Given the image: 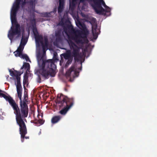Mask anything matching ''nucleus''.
<instances>
[{
  "label": "nucleus",
  "instance_id": "nucleus-1",
  "mask_svg": "<svg viewBox=\"0 0 157 157\" xmlns=\"http://www.w3.org/2000/svg\"><path fill=\"white\" fill-rule=\"evenodd\" d=\"M82 30L75 29L71 25H67V27H63V31L68 36L67 43L70 48L72 51L71 55L75 59H78L80 56L79 52L81 48L78 46L72 40H74L77 44L83 45L87 43L88 40L87 36L89 31L84 24L79 23Z\"/></svg>",
  "mask_w": 157,
  "mask_h": 157
},
{
  "label": "nucleus",
  "instance_id": "nucleus-2",
  "mask_svg": "<svg viewBox=\"0 0 157 157\" xmlns=\"http://www.w3.org/2000/svg\"><path fill=\"white\" fill-rule=\"evenodd\" d=\"M2 97L8 101L14 110V113L15 115L16 119L17 124L19 126L20 133L21 135V141L23 142L24 139H29V136H25L27 133L26 125L23 121V118L26 117L28 115L29 109H20L18 105L10 96L6 95L5 94H2Z\"/></svg>",
  "mask_w": 157,
  "mask_h": 157
},
{
  "label": "nucleus",
  "instance_id": "nucleus-3",
  "mask_svg": "<svg viewBox=\"0 0 157 157\" xmlns=\"http://www.w3.org/2000/svg\"><path fill=\"white\" fill-rule=\"evenodd\" d=\"M40 61H38L40 67L38 72L43 77L45 78L48 79L49 76H55L56 66L53 60L51 59L43 60V63L41 65H40Z\"/></svg>",
  "mask_w": 157,
  "mask_h": 157
},
{
  "label": "nucleus",
  "instance_id": "nucleus-4",
  "mask_svg": "<svg viewBox=\"0 0 157 157\" xmlns=\"http://www.w3.org/2000/svg\"><path fill=\"white\" fill-rule=\"evenodd\" d=\"M56 103L61 109L59 113L65 116L73 106L74 101L73 98H69L60 94L57 95Z\"/></svg>",
  "mask_w": 157,
  "mask_h": 157
},
{
  "label": "nucleus",
  "instance_id": "nucleus-5",
  "mask_svg": "<svg viewBox=\"0 0 157 157\" xmlns=\"http://www.w3.org/2000/svg\"><path fill=\"white\" fill-rule=\"evenodd\" d=\"M80 2H84L86 1L90 2V4L97 13L102 14L105 12H108L101 5L106 9L109 8L107 6L103 0H80Z\"/></svg>",
  "mask_w": 157,
  "mask_h": 157
},
{
  "label": "nucleus",
  "instance_id": "nucleus-6",
  "mask_svg": "<svg viewBox=\"0 0 157 157\" xmlns=\"http://www.w3.org/2000/svg\"><path fill=\"white\" fill-rule=\"evenodd\" d=\"M11 19L13 25L8 32V37L11 43L15 35H17V38L21 35V29L20 24L17 23L16 17H11Z\"/></svg>",
  "mask_w": 157,
  "mask_h": 157
},
{
  "label": "nucleus",
  "instance_id": "nucleus-7",
  "mask_svg": "<svg viewBox=\"0 0 157 157\" xmlns=\"http://www.w3.org/2000/svg\"><path fill=\"white\" fill-rule=\"evenodd\" d=\"M23 73V71L21 73L20 72V73H18L17 75L15 76L17 81L16 88L17 95L20 100V109H25L28 108L26 103L25 101H22L21 99L22 88L21 84L20 75Z\"/></svg>",
  "mask_w": 157,
  "mask_h": 157
},
{
  "label": "nucleus",
  "instance_id": "nucleus-8",
  "mask_svg": "<svg viewBox=\"0 0 157 157\" xmlns=\"http://www.w3.org/2000/svg\"><path fill=\"white\" fill-rule=\"evenodd\" d=\"M31 23L32 26L33 28V32L35 36L36 42L37 45H40V44H43V37L42 35H39L37 31V28L36 27V19L33 18L31 20Z\"/></svg>",
  "mask_w": 157,
  "mask_h": 157
},
{
  "label": "nucleus",
  "instance_id": "nucleus-9",
  "mask_svg": "<svg viewBox=\"0 0 157 157\" xmlns=\"http://www.w3.org/2000/svg\"><path fill=\"white\" fill-rule=\"evenodd\" d=\"M79 72L77 70L75 65L72 66L66 72V75L68 77H75L78 76Z\"/></svg>",
  "mask_w": 157,
  "mask_h": 157
},
{
  "label": "nucleus",
  "instance_id": "nucleus-10",
  "mask_svg": "<svg viewBox=\"0 0 157 157\" xmlns=\"http://www.w3.org/2000/svg\"><path fill=\"white\" fill-rule=\"evenodd\" d=\"M59 6L58 7V12L59 14L63 11L64 8V0H59Z\"/></svg>",
  "mask_w": 157,
  "mask_h": 157
},
{
  "label": "nucleus",
  "instance_id": "nucleus-11",
  "mask_svg": "<svg viewBox=\"0 0 157 157\" xmlns=\"http://www.w3.org/2000/svg\"><path fill=\"white\" fill-rule=\"evenodd\" d=\"M55 41L56 42L59 43L62 40L61 31L59 30L56 32L55 33Z\"/></svg>",
  "mask_w": 157,
  "mask_h": 157
},
{
  "label": "nucleus",
  "instance_id": "nucleus-12",
  "mask_svg": "<svg viewBox=\"0 0 157 157\" xmlns=\"http://www.w3.org/2000/svg\"><path fill=\"white\" fill-rule=\"evenodd\" d=\"M25 46L20 44L17 50L14 52L15 56L16 57L20 56L22 53Z\"/></svg>",
  "mask_w": 157,
  "mask_h": 157
},
{
  "label": "nucleus",
  "instance_id": "nucleus-13",
  "mask_svg": "<svg viewBox=\"0 0 157 157\" xmlns=\"http://www.w3.org/2000/svg\"><path fill=\"white\" fill-rule=\"evenodd\" d=\"M62 118V116L60 115L54 116L52 118L51 122L52 124L56 123L60 121Z\"/></svg>",
  "mask_w": 157,
  "mask_h": 157
},
{
  "label": "nucleus",
  "instance_id": "nucleus-14",
  "mask_svg": "<svg viewBox=\"0 0 157 157\" xmlns=\"http://www.w3.org/2000/svg\"><path fill=\"white\" fill-rule=\"evenodd\" d=\"M97 26V25H93L92 27V33L94 39H96L98 37Z\"/></svg>",
  "mask_w": 157,
  "mask_h": 157
},
{
  "label": "nucleus",
  "instance_id": "nucleus-15",
  "mask_svg": "<svg viewBox=\"0 0 157 157\" xmlns=\"http://www.w3.org/2000/svg\"><path fill=\"white\" fill-rule=\"evenodd\" d=\"M24 68L26 70V72H29L30 69V65L29 63H24L23 66L21 68V69Z\"/></svg>",
  "mask_w": 157,
  "mask_h": 157
},
{
  "label": "nucleus",
  "instance_id": "nucleus-16",
  "mask_svg": "<svg viewBox=\"0 0 157 157\" xmlns=\"http://www.w3.org/2000/svg\"><path fill=\"white\" fill-rule=\"evenodd\" d=\"M24 32H23L22 33V37L20 44L22 45L23 46H25L28 40L27 38H24Z\"/></svg>",
  "mask_w": 157,
  "mask_h": 157
},
{
  "label": "nucleus",
  "instance_id": "nucleus-17",
  "mask_svg": "<svg viewBox=\"0 0 157 157\" xmlns=\"http://www.w3.org/2000/svg\"><path fill=\"white\" fill-rule=\"evenodd\" d=\"M62 55L65 59H68L70 58H71V52L70 50H68L66 51V53L63 54Z\"/></svg>",
  "mask_w": 157,
  "mask_h": 157
},
{
  "label": "nucleus",
  "instance_id": "nucleus-18",
  "mask_svg": "<svg viewBox=\"0 0 157 157\" xmlns=\"http://www.w3.org/2000/svg\"><path fill=\"white\" fill-rule=\"evenodd\" d=\"M78 0H72L71 2H70V7L71 8H74L77 3Z\"/></svg>",
  "mask_w": 157,
  "mask_h": 157
},
{
  "label": "nucleus",
  "instance_id": "nucleus-19",
  "mask_svg": "<svg viewBox=\"0 0 157 157\" xmlns=\"http://www.w3.org/2000/svg\"><path fill=\"white\" fill-rule=\"evenodd\" d=\"M18 56L21 57V58L25 59V60L27 61H30V60L29 57L26 54H22V53H21V54L20 56Z\"/></svg>",
  "mask_w": 157,
  "mask_h": 157
},
{
  "label": "nucleus",
  "instance_id": "nucleus-20",
  "mask_svg": "<svg viewBox=\"0 0 157 157\" xmlns=\"http://www.w3.org/2000/svg\"><path fill=\"white\" fill-rule=\"evenodd\" d=\"M36 1V0H31L29 2L30 6H32V9L33 10H35Z\"/></svg>",
  "mask_w": 157,
  "mask_h": 157
},
{
  "label": "nucleus",
  "instance_id": "nucleus-21",
  "mask_svg": "<svg viewBox=\"0 0 157 157\" xmlns=\"http://www.w3.org/2000/svg\"><path fill=\"white\" fill-rule=\"evenodd\" d=\"M9 72L10 73V75L12 76H16L17 75L20 73V72L18 71H11V70H9Z\"/></svg>",
  "mask_w": 157,
  "mask_h": 157
},
{
  "label": "nucleus",
  "instance_id": "nucleus-22",
  "mask_svg": "<svg viewBox=\"0 0 157 157\" xmlns=\"http://www.w3.org/2000/svg\"><path fill=\"white\" fill-rule=\"evenodd\" d=\"M19 5L14 3L13 4L11 10L17 11L19 8Z\"/></svg>",
  "mask_w": 157,
  "mask_h": 157
},
{
  "label": "nucleus",
  "instance_id": "nucleus-23",
  "mask_svg": "<svg viewBox=\"0 0 157 157\" xmlns=\"http://www.w3.org/2000/svg\"><path fill=\"white\" fill-rule=\"evenodd\" d=\"M44 121L42 119L39 120L37 122H35L34 123L37 126H40V125L43 124L44 123Z\"/></svg>",
  "mask_w": 157,
  "mask_h": 157
},
{
  "label": "nucleus",
  "instance_id": "nucleus-24",
  "mask_svg": "<svg viewBox=\"0 0 157 157\" xmlns=\"http://www.w3.org/2000/svg\"><path fill=\"white\" fill-rule=\"evenodd\" d=\"M72 61V58H70L68 59L67 62V63L65 66V68H67V67H68V66L71 63Z\"/></svg>",
  "mask_w": 157,
  "mask_h": 157
},
{
  "label": "nucleus",
  "instance_id": "nucleus-25",
  "mask_svg": "<svg viewBox=\"0 0 157 157\" xmlns=\"http://www.w3.org/2000/svg\"><path fill=\"white\" fill-rule=\"evenodd\" d=\"M82 46H80V47H80L81 48L80 49V50L81 49H82V51L83 52V53H84V52H86V51H87V49L86 48H85V49H82ZM80 50H79V51L80 52ZM79 55H80V56H79L78 57V59H75V57H74V59L75 60H79V59L81 57V55H80V54L79 53Z\"/></svg>",
  "mask_w": 157,
  "mask_h": 157
},
{
  "label": "nucleus",
  "instance_id": "nucleus-26",
  "mask_svg": "<svg viewBox=\"0 0 157 157\" xmlns=\"http://www.w3.org/2000/svg\"><path fill=\"white\" fill-rule=\"evenodd\" d=\"M24 100L25 101H25L26 103V101H27L28 99V94L27 92L25 90V91L24 92Z\"/></svg>",
  "mask_w": 157,
  "mask_h": 157
},
{
  "label": "nucleus",
  "instance_id": "nucleus-27",
  "mask_svg": "<svg viewBox=\"0 0 157 157\" xmlns=\"http://www.w3.org/2000/svg\"><path fill=\"white\" fill-rule=\"evenodd\" d=\"M17 11L11 10V17H16L17 13Z\"/></svg>",
  "mask_w": 157,
  "mask_h": 157
},
{
  "label": "nucleus",
  "instance_id": "nucleus-28",
  "mask_svg": "<svg viewBox=\"0 0 157 157\" xmlns=\"http://www.w3.org/2000/svg\"><path fill=\"white\" fill-rule=\"evenodd\" d=\"M44 44L46 47H47L48 44V40L46 37H44Z\"/></svg>",
  "mask_w": 157,
  "mask_h": 157
},
{
  "label": "nucleus",
  "instance_id": "nucleus-29",
  "mask_svg": "<svg viewBox=\"0 0 157 157\" xmlns=\"http://www.w3.org/2000/svg\"><path fill=\"white\" fill-rule=\"evenodd\" d=\"M41 44L42 46V49H43V51L44 53H45V51H46V48H47V47H46L45 46V45H44V43H43V44Z\"/></svg>",
  "mask_w": 157,
  "mask_h": 157
},
{
  "label": "nucleus",
  "instance_id": "nucleus-30",
  "mask_svg": "<svg viewBox=\"0 0 157 157\" xmlns=\"http://www.w3.org/2000/svg\"><path fill=\"white\" fill-rule=\"evenodd\" d=\"M28 80L23 79V85L24 88L25 90L26 89L25 86V84L27 82Z\"/></svg>",
  "mask_w": 157,
  "mask_h": 157
},
{
  "label": "nucleus",
  "instance_id": "nucleus-31",
  "mask_svg": "<svg viewBox=\"0 0 157 157\" xmlns=\"http://www.w3.org/2000/svg\"><path fill=\"white\" fill-rule=\"evenodd\" d=\"M50 15L51 14L50 13H45L44 14V16L46 17H49Z\"/></svg>",
  "mask_w": 157,
  "mask_h": 157
},
{
  "label": "nucleus",
  "instance_id": "nucleus-32",
  "mask_svg": "<svg viewBox=\"0 0 157 157\" xmlns=\"http://www.w3.org/2000/svg\"><path fill=\"white\" fill-rule=\"evenodd\" d=\"M37 81L38 82L40 83L41 82V77L40 75H38L37 78Z\"/></svg>",
  "mask_w": 157,
  "mask_h": 157
},
{
  "label": "nucleus",
  "instance_id": "nucleus-33",
  "mask_svg": "<svg viewBox=\"0 0 157 157\" xmlns=\"http://www.w3.org/2000/svg\"><path fill=\"white\" fill-rule=\"evenodd\" d=\"M64 22L63 21V19H62L61 21L59 23V25L63 26H64Z\"/></svg>",
  "mask_w": 157,
  "mask_h": 157
},
{
  "label": "nucleus",
  "instance_id": "nucleus-34",
  "mask_svg": "<svg viewBox=\"0 0 157 157\" xmlns=\"http://www.w3.org/2000/svg\"><path fill=\"white\" fill-rule=\"evenodd\" d=\"M23 0H22L23 1ZM22 0H16V2L15 3L16 4H18L20 5V2Z\"/></svg>",
  "mask_w": 157,
  "mask_h": 157
},
{
  "label": "nucleus",
  "instance_id": "nucleus-35",
  "mask_svg": "<svg viewBox=\"0 0 157 157\" xmlns=\"http://www.w3.org/2000/svg\"><path fill=\"white\" fill-rule=\"evenodd\" d=\"M23 78V79L28 80V76L26 74L24 75Z\"/></svg>",
  "mask_w": 157,
  "mask_h": 157
},
{
  "label": "nucleus",
  "instance_id": "nucleus-36",
  "mask_svg": "<svg viewBox=\"0 0 157 157\" xmlns=\"http://www.w3.org/2000/svg\"><path fill=\"white\" fill-rule=\"evenodd\" d=\"M26 0H23V1H22V0L21 1V2H22V5L24 6L25 5V4L26 3Z\"/></svg>",
  "mask_w": 157,
  "mask_h": 157
},
{
  "label": "nucleus",
  "instance_id": "nucleus-37",
  "mask_svg": "<svg viewBox=\"0 0 157 157\" xmlns=\"http://www.w3.org/2000/svg\"><path fill=\"white\" fill-rule=\"evenodd\" d=\"M2 92V90H0V96L2 97V94H4L3 93H1V92Z\"/></svg>",
  "mask_w": 157,
  "mask_h": 157
},
{
  "label": "nucleus",
  "instance_id": "nucleus-38",
  "mask_svg": "<svg viewBox=\"0 0 157 157\" xmlns=\"http://www.w3.org/2000/svg\"><path fill=\"white\" fill-rule=\"evenodd\" d=\"M63 59H62V60H61L60 61V64L62 62H63Z\"/></svg>",
  "mask_w": 157,
  "mask_h": 157
},
{
  "label": "nucleus",
  "instance_id": "nucleus-39",
  "mask_svg": "<svg viewBox=\"0 0 157 157\" xmlns=\"http://www.w3.org/2000/svg\"><path fill=\"white\" fill-rule=\"evenodd\" d=\"M41 59H42V60H45L44 59H43V57H41V59H40V60H41Z\"/></svg>",
  "mask_w": 157,
  "mask_h": 157
},
{
  "label": "nucleus",
  "instance_id": "nucleus-40",
  "mask_svg": "<svg viewBox=\"0 0 157 157\" xmlns=\"http://www.w3.org/2000/svg\"><path fill=\"white\" fill-rule=\"evenodd\" d=\"M78 69H79V70H81V67H79V68H78Z\"/></svg>",
  "mask_w": 157,
  "mask_h": 157
},
{
  "label": "nucleus",
  "instance_id": "nucleus-41",
  "mask_svg": "<svg viewBox=\"0 0 157 157\" xmlns=\"http://www.w3.org/2000/svg\"><path fill=\"white\" fill-rule=\"evenodd\" d=\"M65 90L67 91V90L66 89H65Z\"/></svg>",
  "mask_w": 157,
  "mask_h": 157
}]
</instances>
